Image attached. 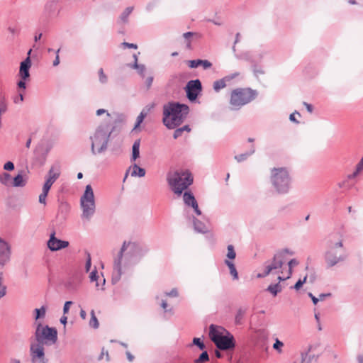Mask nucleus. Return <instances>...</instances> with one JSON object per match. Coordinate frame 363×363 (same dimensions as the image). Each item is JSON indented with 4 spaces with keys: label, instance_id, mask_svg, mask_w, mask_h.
<instances>
[{
    "label": "nucleus",
    "instance_id": "obj_1",
    "mask_svg": "<svg viewBox=\"0 0 363 363\" xmlns=\"http://www.w3.org/2000/svg\"><path fill=\"white\" fill-rule=\"evenodd\" d=\"M147 248L136 242L124 241L116 257H114L112 272V282L117 283L123 273V267L125 268L134 264L147 252Z\"/></svg>",
    "mask_w": 363,
    "mask_h": 363
},
{
    "label": "nucleus",
    "instance_id": "obj_2",
    "mask_svg": "<svg viewBox=\"0 0 363 363\" xmlns=\"http://www.w3.org/2000/svg\"><path fill=\"white\" fill-rule=\"evenodd\" d=\"M348 258V253L340 238L334 240L330 238L327 241V248L323 253L325 268L333 269L340 266Z\"/></svg>",
    "mask_w": 363,
    "mask_h": 363
},
{
    "label": "nucleus",
    "instance_id": "obj_3",
    "mask_svg": "<svg viewBox=\"0 0 363 363\" xmlns=\"http://www.w3.org/2000/svg\"><path fill=\"white\" fill-rule=\"evenodd\" d=\"M189 108L184 104L170 101L163 105V124L168 129L180 125L187 117Z\"/></svg>",
    "mask_w": 363,
    "mask_h": 363
},
{
    "label": "nucleus",
    "instance_id": "obj_4",
    "mask_svg": "<svg viewBox=\"0 0 363 363\" xmlns=\"http://www.w3.org/2000/svg\"><path fill=\"white\" fill-rule=\"evenodd\" d=\"M115 128V125L111 121H104L96 127L89 138L93 155L102 153L107 150L111 135Z\"/></svg>",
    "mask_w": 363,
    "mask_h": 363
},
{
    "label": "nucleus",
    "instance_id": "obj_5",
    "mask_svg": "<svg viewBox=\"0 0 363 363\" xmlns=\"http://www.w3.org/2000/svg\"><path fill=\"white\" fill-rule=\"evenodd\" d=\"M167 180L172 191L177 195H182V192L193 183V176L189 170H177L169 172Z\"/></svg>",
    "mask_w": 363,
    "mask_h": 363
},
{
    "label": "nucleus",
    "instance_id": "obj_6",
    "mask_svg": "<svg viewBox=\"0 0 363 363\" xmlns=\"http://www.w3.org/2000/svg\"><path fill=\"white\" fill-rule=\"evenodd\" d=\"M209 337L216 346L221 350H229L235 347L233 335L223 328H218L211 324L209 327Z\"/></svg>",
    "mask_w": 363,
    "mask_h": 363
},
{
    "label": "nucleus",
    "instance_id": "obj_7",
    "mask_svg": "<svg viewBox=\"0 0 363 363\" xmlns=\"http://www.w3.org/2000/svg\"><path fill=\"white\" fill-rule=\"evenodd\" d=\"M270 180L277 194H286L289 192L291 187V178L286 168L272 169Z\"/></svg>",
    "mask_w": 363,
    "mask_h": 363
},
{
    "label": "nucleus",
    "instance_id": "obj_8",
    "mask_svg": "<svg viewBox=\"0 0 363 363\" xmlns=\"http://www.w3.org/2000/svg\"><path fill=\"white\" fill-rule=\"evenodd\" d=\"M257 91L251 88H237L230 94V109L238 111L243 106L250 103L257 96Z\"/></svg>",
    "mask_w": 363,
    "mask_h": 363
},
{
    "label": "nucleus",
    "instance_id": "obj_9",
    "mask_svg": "<svg viewBox=\"0 0 363 363\" xmlns=\"http://www.w3.org/2000/svg\"><path fill=\"white\" fill-rule=\"evenodd\" d=\"M34 337L36 343L52 345L57 341V331L55 328L48 325H43L42 323L36 322Z\"/></svg>",
    "mask_w": 363,
    "mask_h": 363
},
{
    "label": "nucleus",
    "instance_id": "obj_10",
    "mask_svg": "<svg viewBox=\"0 0 363 363\" xmlns=\"http://www.w3.org/2000/svg\"><path fill=\"white\" fill-rule=\"evenodd\" d=\"M80 206L82 210V218L89 220L96 210L94 191L90 184L86 186L85 191L80 198Z\"/></svg>",
    "mask_w": 363,
    "mask_h": 363
},
{
    "label": "nucleus",
    "instance_id": "obj_11",
    "mask_svg": "<svg viewBox=\"0 0 363 363\" xmlns=\"http://www.w3.org/2000/svg\"><path fill=\"white\" fill-rule=\"evenodd\" d=\"M284 252H277L274 254L271 262H266L263 268V272L258 273L257 278H264L270 274L279 273L280 269L284 265Z\"/></svg>",
    "mask_w": 363,
    "mask_h": 363
},
{
    "label": "nucleus",
    "instance_id": "obj_12",
    "mask_svg": "<svg viewBox=\"0 0 363 363\" xmlns=\"http://www.w3.org/2000/svg\"><path fill=\"white\" fill-rule=\"evenodd\" d=\"M44 347L42 344L31 343L30 345V354L33 363L39 362L40 363H48V359L45 357Z\"/></svg>",
    "mask_w": 363,
    "mask_h": 363
},
{
    "label": "nucleus",
    "instance_id": "obj_13",
    "mask_svg": "<svg viewBox=\"0 0 363 363\" xmlns=\"http://www.w3.org/2000/svg\"><path fill=\"white\" fill-rule=\"evenodd\" d=\"M185 89L187 98L193 101L196 99L202 90L201 82L199 79L191 80L187 83Z\"/></svg>",
    "mask_w": 363,
    "mask_h": 363
},
{
    "label": "nucleus",
    "instance_id": "obj_14",
    "mask_svg": "<svg viewBox=\"0 0 363 363\" xmlns=\"http://www.w3.org/2000/svg\"><path fill=\"white\" fill-rule=\"evenodd\" d=\"M50 147L45 143H41L35 147L34 151V161L40 166H43L46 161Z\"/></svg>",
    "mask_w": 363,
    "mask_h": 363
},
{
    "label": "nucleus",
    "instance_id": "obj_15",
    "mask_svg": "<svg viewBox=\"0 0 363 363\" xmlns=\"http://www.w3.org/2000/svg\"><path fill=\"white\" fill-rule=\"evenodd\" d=\"M11 246L4 239L0 237V265L4 266L11 259Z\"/></svg>",
    "mask_w": 363,
    "mask_h": 363
},
{
    "label": "nucleus",
    "instance_id": "obj_16",
    "mask_svg": "<svg viewBox=\"0 0 363 363\" xmlns=\"http://www.w3.org/2000/svg\"><path fill=\"white\" fill-rule=\"evenodd\" d=\"M60 175V166L58 164L52 165L48 171L43 189L50 191L52 185L59 178Z\"/></svg>",
    "mask_w": 363,
    "mask_h": 363
},
{
    "label": "nucleus",
    "instance_id": "obj_17",
    "mask_svg": "<svg viewBox=\"0 0 363 363\" xmlns=\"http://www.w3.org/2000/svg\"><path fill=\"white\" fill-rule=\"evenodd\" d=\"M48 248L54 252L57 251L61 249H64L69 246V242L65 240H62L60 239H57L55 237V231H52V233L50 234V239L48 241Z\"/></svg>",
    "mask_w": 363,
    "mask_h": 363
},
{
    "label": "nucleus",
    "instance_id": "obj_18",
    "mask_svg": "<svg viewBox=\"0 0 363 363\" xmlns=\"http://www.w3.org/2000/svg\"><path fill=\"white\" fill-rule=\"evenodd\" d=\"M60 0H48L44 6L43 15L46 18H53L60 12L58 4Z\"/></svg>",
    "mask_w": 363,
    "mask_h": 363
},
{
    "label": "nucleus",
    "instance_id": "obj_19",
    "mask_svg": "<svg viewBox=\"0 0 363 363\" xmlns=\"http://www.w3.org/2000/svg\"><path fill=\"white\" fill-rule=\"evenodd\" d=\"M31 67V61L30 57H27L26 60L21 62L19 76L23 80H27L30 77L29 69Z\"/></svg>",
    "mask_w": 363,
    "mask_h": 363
},
{
    "label": "nucleus",
    "instance_id": "obj_20",
    "mask_svg": "<svg viewBox=\"0 0 363 363\" xmlns=\"http://www.w3.org/2000/svg\"><path fill=\"white\" fill-rule=\"evenodd\" d=\"M238 73H234L231 75L225 76V77L215 81L213 85L214 91L216 92L220 91V89L225 88L227 86V82H230V80L238 76Z\"/></svg>",
    "mask_w": 363,
    "mask_h": 363
},
{
    "label": "nucleus",
    "instance_id": "obj_21",
    "mask_svg": "<svg viewBox=\"0 0 363 363\" xmlns=\"http://www.w3.org/2000/svg\"><path fill=\"white\" fill-rule=\"evenodd\" d=\"M187 65L190 68H196L199 66H202L203 69H210L212 67V63L207 60H188Z\"/></svg>",
    "mask_w": 363,
    "mask_h": 363
},
{
    "label": "nucleus",
    "instance_id": "obj_22",
    "mask_svg": "<svg viewBox=\"0 0 363 363\" xmlns=\"http://www.w3.org/2000/svg\"><path fill=\"white\" fill-rule=\"evenodd\" d=\"M134 9L133 6L126 7L124 11L121 13L118 23L127 24L128 23V17Z\"/></svg>",
    "mask_w": 363,
    "mask_h": 363
},
{
    "label": "nucleus",
    "instance_id": "obj_23",
    "mask_svg": "<svg viewBox=\"0 0 363 363\" xmlns=\"http://www.w3.org/2000/svg\"><path fill=\"white\" fill-rule=\"evenodd\" d=\"M26 185V179L21 174L16 175L11 183L13 187H23Z\"/></svg>",
    "mask_w": 363,
    "mask_h": 363
},
{
    "label": "nucleus",
    "instance_id": "obj_24",
    "mask_svg": "<svg viewBox=\"0 0 363 363\" xmlns=\"http://www.w3.org/2000/svg\"><path fill=\"white\" fill-rule=\"evenodd\" d=\"M194 230L201 233H206L208 231V229L206 225L201 221L199 220L197 218H194L193 219Z\"/></svg>",
    "mask_w": 363,
    "mask_h": 363
},
{
    "label": "nucleus",
    "instance_id": "obj_25",
    "mask_svg": "<svg viewBox=\"0 0 363 363\" xmlns=\"http://www.w3.org/2000/svg\"><path fill=\"white\" fill-rule=\"evenodd\" d=\"M255 152V147L252 145L250 150L245 153L235 156V159L238 162H241L247 160L250 156L253 155Z\"/></svg>",
    "mask_w": 363,
    "mask_h": 363
},
{
    "label": "nucleus",
    "instance_id": "obj_26",
    "mask_svg": "<svg viewBox=\"0 0 363 363\" xmlns=\"http://www.w3.org/2000/svg\"><path fill=\"white\" fill-rule=\"evenodd\" d=\"M133 171L131 172L132 177H143L145 175V169L139 167L137 164H134L132 166Z\"/></svg>",
    "mask_w": 363,
    "mask_h": 363
},
{
    "label": "nucleus",
    "instance_id": "obj_27",
    "mask_svg": "<svg viewBox=\"0 0 363 363\" xmlns=\"http://www.w3.org/2000/svg\"><path fill=\"white\" fill-rule=\"evenodd\" d=\"M140 140H136L132 147V160H135L140 156Z\"/></svg>",
    "mask_w": 363,
    "mask_h": 363
},
{
    "label": "nucleus",
    "instance_id": "obj_28",
    "mask_svg": "<svg viewBox=\"0 0 363 363\" xmlns=\"http://www.w3.org/2000/svg\"><path fill=\"white\" fill-rule=\"evenodd\" d=\"M225 264L230 269V274L232 275L233 279H238V273L233 262L230 260L225 259Z\"/></svg>",
    "mask_w": 363,
    "mask_h": 363
},
{
    "label": "nucleus",
    "instance_id": "obj_29",
    "mask_svg": "<svg viewBox=\"0 0 363 363\" xmlns=\"http://www.w3.org/2000/svg\"><path fill=\"white\" fill-rule=\"evenodd\" d=\"M47 307L45 306H42L40 308H35L34 310L35 313V320L37 321L39 319H43L45 317Z\"/></svg>",
    "mask_w": 363,
    "mask_h": 363
},
{
    "label": "nucleus",
    "instance_id": "obj_30",
    "mask_svg": "<svg viewBox=\"0 0 363 363\" xmlns=\"http://www.w3.org/2000/svg\"><path fill=\"white\" fill-rule=\"evenodd\" d=\"M266 290L271 293L274 296H276L277 294L282 290V288L279 283H277L275 284H270Z\"/></svg>",
    "mask_w": 363,
    "mask_h": 363
},
{
    "label": "nucleus",
    "instance_id": "obj_31",
    "mask_svg": "<svg viewBox=\"0 0 363 363\" xmlns=\"http://www.w3.org/2000/svg\"><path fill=\"white\" fill-rule=\"evenodd\" d=\"M183 199L185 205L189 206L196 200L194 194L190 191H185L183 195Z\"/></svg>",
    "mask_w": 363,
    "mask_h": 363
},
{
    "label": "nucleus",
    "instance_id": "obj_32",
    "mask_svg": "<svg viewBox=\"0 0 363 363\" xmlns=\"http://www.w3.org/2000/svg\"><path fill=\"white\" fill-rule=\"evenodd\" d=\"M184 131H186L188 133L191 131V128L189 125H185L182 128H177L174 132L173 138L174 139H177L178 138L182 136V133Z\"/></svg>",
    "mask_w": 363,
    "mask_h": 363
},
{
    "label": "nucleus",
    "instance_id": "obj_33",
    "mask_svg": "<svg viewBox=\"0 0 363 363\" xmlns=\"http://www.w3.org/2000/svg\"><path fill=\"white\" fill-rule=\"evenodd\" d=\"M11 177L7 172H2L0 174V182L4 186H9Z\"/></svg>",
    "mask_w": 363,
    "mask_h": 363
},
{
    "label": "nucleus",
    "instance_id": "obj_34",
    "mask_svg": "<svg viewBox=\"0 0 363 363\" xmlns=\"http://www.w3.org/2000/svg\"><path fill=\"white\" fill-rule=\"evenodd\" d=\"M130 67L133 69H137L138 73L142 77H145V72L146 67L144 65H140V64L135 62V63L130 65Z\"/></svg>",
    "mask_w": 363,
    "mask_h": 363
},
{
    "label": "nucleus",
    "instance_id": "obj_35",
    "mask_svg": "<svg viewBox=\"0 0 363 363\" xmlns=\"http://www.w3.org/2000/svg\"><path fill=\"white\" fill-rule=\"evenodd\" d=\"M209 361V355L207 351H203L199 357L194 361V363H204Z\"/></svg>",
    "mask_w": 363,
    "mask_h": 363
},
{
    "label": "nucleus",
    "instance_id": "obj_36",
    "mask_svg": "<svg viewBox=\"0 0 363 363\" xmlns=\"http://www.w3.org/2000/svg\"><path fill=\"white\" fill-rule=\"evenodd\" d=\"M89 325H90V327H91V328H93L94 329L98 328L99 325L98 319H97V318L95 315V313H94V310H92L91 311V318H90V320H89Z\"/></svg>",
    "mask_w": 363,
    "mask_h": 363
},
{
    "label": "nucleus",
    "instance_id": "obj_37",
    "mask_svg": "<svg viewBox=\"0 0 363 363\" xmlns=\"http://www.w3.org/2000/svg\"><path fill=\"white\" fill-rule=\"evenodd\" d=\"M147 113L145 110H143L137 117L136 123L134 126V129H136L143 123L144 118L146 117Z\"/></svg>",
    "mask_w": 363,
    "mask_h": 363
},
{
    "label": "nucleus",
    "instance_id": "obj_38",
    "mask_svg": "<svg viewBox=\"0 0 363 363\" xmlns=\"http://www.w3.org/2000/svg\"><path fill=\"white\" fill-rule=\"evenodd\" d=\"M227 249H228V252L226 255L227 257L230 259H235L236 257V253H235L233 245H228Z\"/></svg>",
    "mask_w": 363,
    "mask_h": 363
},
{
    "label": "nucleus",
    "instance_id": "obj_39",
    "mask_svg": "<svg viewBox=\"0 0 363 363\" xmlns=\"http://www.w3.org/2000/svg\"><path fill=\"white\" fill-rule=\"evenodd\" d=\"M192 343L196 345L201 350H203L206 348V345L199 337H194L192 340Z\"/></svg>",
    "mask_w": 363,
    "mask_h": 363
},
{
    "label": "nucleus",
    "instance_id": "obj_40",
    "mask_svg": "<svg viewBox=\"0 0 363 363\" xmlns=\"http://www.w3.org/2000/svg\"><path fill=\"white\" fill-rule=\"evenodd\" d=\"M245 313V311L241 308L238 311L235 318L236 324H241Z\"/></svg>",
    "mask_w": 363,
    "mask_h": 363
},
{
    "label": "nucleus",
    "instance_id": "obj_41",
    "mask_svg": "<svg viewBox=\"0 0 363 363\" xmlns=\"http://www.w3.org/2000/svg\"><path fill=\"white\" fill-rule=\"evenodd\" d=\"M49 191L44 189H42V193L39 196V202L42 204H46V198L48 196Z\"/></svg>",
    "mask_w": 363,
    "mask_h": 363
},
{
    "label": "nucleus",
    "instance_id": "obj_42",
    "mask_svg": "<svg viewBox=\"0 0 363 363\" xmlns=\"http://www.w3.org/2000/svg\"><path fill=\"white\" fill-rule=\"evenodd\" d=\"M99 82L101 84H106L108 81L107 76L104 74V70L102 68H100L99 70Z\"/></svg>",
    "mask_w": 363,
    "mask_h": 363
},
{
    "label": "nucleus",
    "instance_id": "obj_43",
    "mask_svg": "<svg viewBox=\"0 0 363 363\" xmlns=\"http://www.w3.org/2000/svg\"><path fill=\"white\" fill-rule=\"evenodd\" d=\"M307 278L308 277L306 275L303 277V279H298L297 282L294 284L293 288L296 291L299 290L301 287L303 286V284L306 282Z\"/></svg>",
    "mask_w": 363,
    "mask_h": 363
},
{
    "label": "nucleus",
    "instance_id": "obj_44",
    "mask_svg": "<svg viewBox=\"0 0 363 363\" xmlns=\"http://www.w3.org/2000/svg\"><path fill=\"white\" fill-rule=\"evenodd\" d=\"M86 264H85V270L86 272H88L90 270L91 266V255L89 252H86Z\"/></svg>",
    "mask_w": 363,
    "mask_h": 363
},
{
    "label": "nucleus",
    "instance_id": "obj_45",
    "mask_svg": "<svg viewBox=\"0 0 363 363\" xmlns=\"http://www.w3.org/2000/svg\"><path fill=\"white\" fill-rule=\"evenodd\" d=\"M89 277H90L91 281H97V279L99 278V276L97 275V271L95 269L93 272H91ZM99 283L96 282V286L99 287Z\"/></svg>",
    "mask_w": 363,
    "mask_h": 363
},
{
    "label": "nucleus",
    "instance_id": "obj_46",
    "mask_svg": "<svg viewBox=\"0 0 363 363\" xmlns=\"http://www.w3.org/2000/svg\"><path fill=\"white\" fill-rule=\"evenodd\" d=\"M24 96H23V92H20L18 96H15L13 99V102L15 104H21L23 101Z\"/></svg>",
    "mask_w": 363,
    "mask_h": 363
},
{
    "label": "nucleus",
    "instance_id": "obj_47",
    "mask_svg": "<svg viewBox=\"0 0 363 363\" xmlns=\"http://www.w3.org/2000/svg\"><path fill=\"white\" fill-rule=\"evenodd\" d=\"M15 168L14 164L12 162H7L4 165V169L6 171H12Z\"/></svg>",
    "mask_w": 363,
    "mask_h": 363
},
{
    "label": "nucleus",
    "instance_id": "obj_48",
    "mask_svg": "<svg viewBox=\"0 0 363 363\" xmlns=\"http://www.w3.org/2000/svg\"><path fill=\"white\" fill-rule=\"evenodd\" d=\"M189 206H191V207H192L194 208V212L196 213V215H198V216H201V210L199 208L198 203H197L196 201L193 202Z\"/></svg>",
    "mask_w": 363,
    "mask_h": 363
},
{
    "label": "nucleus",
    "instance_id": "obj_49",
    "mask_svg": "<svg viewBox=\"0 0 363 363\" xmlns=\"http://www.w3.org/2000/svg\"><path fill=\"white\" fill-rule=\"evenodd\" d=\"M121 46L124 48H133V49H137L138 45L134 43H130L127 42H123L121 43Z\"/></svg>",
    "mask_w": 363,
    "mask_h": 363
},
{
    "label": "nucleus",
    "instance_id": "obj_50",
    "mask_svg": "<svg viewBox=\"0 0 363 363\" xmlns=\"http://www.w3.org/2000/svg\"><path fill=\"white\" fill-rule=\"evenodd\" d=\"M253 72L256 77H258L259 74H264V72L262 70L261 67H257V65H255L253 67Z\"/></svg>",
    "mask_w": 363,
    "mask_h": 363
},
{
    "label": "nucleus",
    "instance_id": "obj_51",
    "mask_svg": "<svg viewBox=\"0 0 363 363\" xmlns=\"http://www.w3.org/2000/svg\"><path fill=\"white\" fill-rule=\"evenodd\" d=\"M73 302L71 301H67L65 303L64 307H63V313L64 315L67 313L69 310V307L71 305H72Z\"/></svg>",
    "mask_w": 363,
    "mask_h": 363
},
{
    "label": "nucleus",
    "instance_id": "obj_52",
    "mask_svg": "<svg viewBox=\"0 0 363 363\" xmlns=\"http://www.w3.org/2000/svg\"><path fill=\"white\" fill-rule=\"evenodd\" d=\"M283 345V342L277 339L275 342L274 343L273 347L277 350H279Z\"/></svg>",
    "mask_w": 363,
    "mask_h": 363
},
{
    "label": "nucleus",
    "instance_id": "obj_53",
    "mask_svg": "<svg viewBox=\"0 0 363 363\" xmlns=\"http://www.w3.org/2000/svg\"><path fill=\"white\" fill-rule=\"evenodd\" d=\"M166 295L171 296V297H177L178 291H177V289H172L169 292H167Z\"/></svg>",
    "mask_w": 363,
    "mask_h": 363
},
{
    "label": "nucleus",
    "instance_id": "obj_54",
    "mask_svg": "<svg viewBox=\"0 0 363 363\" xmlns=\"http://www.w3.org/2000/svg\"><path fill=\"white\" fill-rule=\"evenodd\" d=\"M96 115H97V116H101V115H102V114H104V113H106V116H107L108 117H111V115H110V113L108 112V111H107V110H106V109H104V108L98 109V110L96 111Z\"/></svg>",
    "mask_w": 363,
    "mask_h": 363
},
{
    "label": "nucleus",
    "instance_id": "obj_55",
    "mask_svg": "<svg viewBox=\"0 0 363 363\" xmlns=\"http://www.w3.org/2000/svg\"><path fill=\"white\" fill-rule=\"evenodd\" d=\"M6 104L5 101H1L0 103V117H1V113L6 112Z\"/></svg>",
    "mask_w": 363,
    "mask_h": 363
},
{
    "label": "nucleus",
    "instance_id": "obj_56",
    "mask_svg": "<svg viewBox=\"0 0 363 363\" xmlns=\"http://www.w3.org/2000/svg\"><path fill=\"white\" fill-rule=\"evenodd\" d=\"M60 51V49H58L56 51V57L55 59L53 61V66H57L60 64V57H59V52Z\"/></svg>",
    "mask_w": 363,
    "mask_h": 363
},
{
    "label": "nucleus",
    "instance_id": "obj_57",
    "mask_svg": "<svg viewBox=\"0 0 363 363\" xmlns=\"http://www.w3.org/2000/svg\"><path fill=\"white\" fill-rule=\"evenodd\" d=\"M26 80H23L21 79V80H20L18 84H17V86H18V88L20 89H22L23 90H25L26 89Z\"/></svg>",
    "mask_w": 363,
    "mask_h": 363
},
{
    "label": "nucleus",
    "instance_id": "obj_58",
    "mask_svg": "<svg viewBox=\"0 0 363 363\" xmlns=\"http://www.w3.org/2000/svg\"><path fill=\"white\" fill-rule=\"evenodd\" d=\"M298 264V262L296 259H291L289 262H288V266H289V268L290 269H292V267L294 266H296Z\"/></svg>",
    "mask_w": 363,
    "mask_h": 363
},
{
    "label": "nucleus",
    "instance_id": "obj_59",
    "mask_svg": "<svg viewBox=\"0 0 363 363\" xmlns=\"http://www.w3.org/2000/svg\"><path fill=\"white\" fill-rule=\"evenodd\" d=\"M361 171H358L357 170V168L356 167V169L355 171L352 173V174H350L347 176V179H354L358 174Z\"/></svg>",
    "mask_w": 363,
    "mask_h": 363
},
{
    "label": "nucleus",
    "instance_id": "obj_60",
    "mask_svg": "<svg viewBox=\"0 0 363 363\" xmlns=\"http://www.w3.org/2000/svg\"><path fill=\"white\" fill-rule=\"evenodd\" d=\"M303 106L306 108L307 111L309 112V113H312L313 111V107L311 104H308L306 102H303Z\"/></svg>",
    "mask_w": 363,
    "mask_h": 363
},
{
    "label": "nucleus",
    "instance_id": "obj_61",
    "mask_svg": "<svg viewBox=\"0 0 363 363\" xmlns=\"http://www.w3.org/2000/svg\"><path fill=\"white\" fill-rule=\"evenodd\" d=\"M195 35V33L193 32H186L183 34V37L186 40H189V38Z\"/></svg>",
    "mask_w": 363,
    "mask_h": 363
},
{
    "label": "nucleus",
    "instance_id": "obj_62",
    "mask_svg": "<svg viewBox=\"0 0 363 363\" xmlns=\"http://www.w3.org/2000/svg\"><path fill=\"white\" fill-rule=\"evenodd\" d=\"M308 296L311 298L313 304L316 305L318 302L319 301V298H316L315 296L313 295L312 293H308Z\"/></svg>",
    "mask_w": 363,
    "mask_h": 363
},
{
    "label": "nucleus",
    "instance_id": "obj_63",
    "mask_svg": "<svg viewBox=\"0 0 363 363\" xmlns=\"http://www.w3.org/2000/svg\"><path fill=\"white\" fill-rule=\"evenodd\" d=\"M153 82V77H149L146 79L145 84L147 88H150L152 86Z\"/></svg>",
    "mask_w": 363,
    "mask_h": 363
},
{
    "label": "nucleus",
    "instance_id": "obj_64",
    "mask_svg": "<svg viewBox=\"0 0 363 363\" xmlns=\"http://www.w3.org/2000/svg\"><path fill=\"white\" fill-rule=\"evenodd\" d=\"M356 167L357 168L358 171L363 170V156H362V158L360 160V161L357 164Z\"/></svg>",
    "mask_w": 363,
    "mask_h": 363
}]
</instances>
